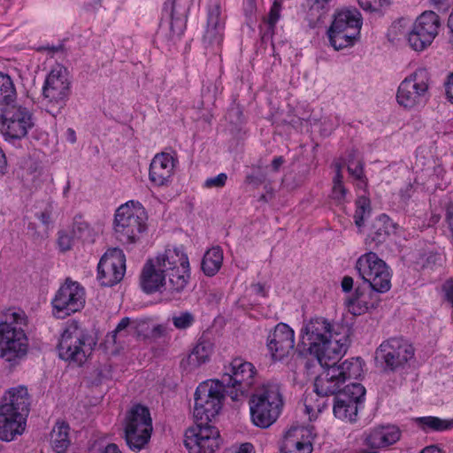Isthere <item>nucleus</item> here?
<instances>
[{
  "label": "nucleus",
  "mask_w": 453,
  "mask_h": 453,
  "mask_svg": "<svg viewBox=\"0 0 453 453\" xmlns=\"http://www.w3.org/2000/svg\"><path fill=\"white\" fill-rule=\"evenodd\" d=\"M280 3L278 1H275L269 12L268 17L266 18V22L269 26V28L273 30L277 21L280 19Z\"/></svg>",
  "instance_id": "nucleus-48"
},
{
  "label": "nucleus",
  "mask_w": 453,
  "mask_h": 453,
  "mask_svg": "<svg viewBox=\"0 0 453 453\" xmlns=\"http://www.w3.org/2000/svg\"><path fill=\"white\" fill-rule=\"evenodd\" d=\"M172 319L174 326L178 329H186L195 321L194 315L189 311L180 312L179 315L173 316Z\"/></svg>",
  "instance_id": "nucleus-45"
},
{
  "label": "nucleus",
  "mask_w": 453,
  "mask_h": 453,
  "mask_svg": "<svg viewBox=\"0 0 453 453\" xmlns=\"http://www.w3.org/2000/svg\"><path fill=\"white\" fill-rule=\"evenodd\" d=\"M414 357V348L402 337H391L380 343L375 351V363L384 372L403 368Z\"/></svg>",
  "instance_id": "nucleus-8"
},
{
  "label": "nucleus",
  "mask_w": 453,
  "mask_h": 453,
  "mask_svg": "<svg viewBox=\"0 0 453 453\" xmlns=\"http://www.w3.org/2000/svg\"><path fill=\"white\" fill-rule=\"evenodd\" d=\"M346 303L349 310L354 314H362L365 311L375 310L379 305L378 299L369 303L362 300L359 296L349 298Z\"/></svg>",
  "instance_id": "nucleus-39"
},
{
  "label": "nucleus",
  "mask_w": 453,
  "mask_h": 453,
  "mask_svg": "<svg viewBox=\"0 0 453 453\" xmlns=\"http://www.w3.org/2000/svg\"><path fill=\"white\" fill-rule=\"evenodd\" d=\"M165 334V327L162 325L155 326L152 329L153 336H162Z\"/></svg>",
  "instance_id": "nucleus-61"
},
{
  "label": "nucleus",
  "mask_w": 453,
  "mask_h": 453,
  "mask_svg": "<svg viewBox=\"0 0 453 453\" xmlns=\"http://www.w3.org/2000/svg\"><path fill=\"white\" fill-rule=\"evenodd\" d=\"M38 219L45 226H49L51 219V211L45 209L43 211L37 214Z\"/></svg>",
  "instance_id": "nucleus-55"
},
{
  "label": "nucleus",
  "mask_w": 453,
  "mask_h": 453,
  "mask_svg": "<svg viewBox=\"0 0 453 453\" xmlns=\"http://www.w3.org/2000/svg\"><path fill=\"white\" fill-rule=\"evenodd\" d=\"M440 24L439 16L434 12L426 11L416 19L413 26L434 41L438 35Z\"/></svg>",
  "instance_id": "nucleus-30"
},
{
  "label": "nucleus",
  "mask_w": 453,
  "mask_h": 453,
  "mask_svg": "<svg viewBox=\"0 0 453 453\" xmlns=\"http://www.w3.org/2000/svg\"><path fill=\"white\" fill-rule=\"evenodd\" d=\"M176 0H166V2L164 4V11L169 14L171 17V31L173 35H176L180 36L183 34L184 31V24L182 20L173 19V12H174V4Z\"/></svg>",
  "instance_id": "nucleus-42"
},
{
  "label": "nucleus",
  "mask_w": 453,
  "mask_h": 453,
  "mask_svg": "<svg viewBox=\"0 0 453 453\" xmlns=\"http://www.w3.org/2000/svg\"><path fill=\"white\" fill-rule=\"evenodd\" d=\"M429 73L420 68L405 78L400 84L396 100L404 108H413L426 103L428 97Z\"/></svg>",
  "instance_id": "nucleus-15"
},
{
  "label": "nucleus",
  "mask_w": 453,
  "mask_h": 453,
  "mask_svg": "<svg viewBox=\"0 0 453 453\" xmlns=\"http://www.w3.org/2000/svg\"><path fill=\"white\" fill-rule=\"evenodd\" d=\"M365 395V388L360 383L347 385L342 393L335 395L333 410L334 416L343 421H356L358 404L364 401Z\"/></svg>",
  "instance_id": "nucleus-16"
},
{
  "label": "nucleus",
  "mask_w": 453,
  "mask_h": 453,
  "mask_svg": "<svg viewBox=\"0 0 453 453\" xmlns=\"http://www.w3.org/2000/svg\"><path fill=\"white\" fill-rule=\"evenodd\" d=\"M361 26V15L357 10H342L334 15L330 28L342 33L360 34Z\"/></svg>",
  "instance_id": "nucleus-27"
},
{
  "label": "nucleus",
  "mask_w": 453,
  "mask_h": 453,
  "mask_svg": "<svg viewBox=\"0 0 453 453\" xmlns=\"http://www.w3.org/2000/svg\"><path fill=\"white\" fill-rule=\"evenodd\" d=\"M223 251L220 247H212L207 250L202 260V270L207 276H214L222 265Z\"/></svg>",
  "instance_id": "nucleus-32"
},
{
  "label": "nucleus",
  "mask_w": 453,
  "mask_h": 453,
  "mask_svg": "<svg viewBox=\"0 0 453 453\" xmlns=\"http://www.w3.org/2000/svg\"><path fill=\"white\" fill-rule=\"evenodd\" d=\"M255 374L256 369L251 363L236 357L231 361L228 366L225 367V372L219 384L223 388H227L230 397L234 401H237L239 395L249 392L254 384Z\"/></svg>",
  "instance_id": "nucleus-10"
},
{
  "label": "nucleus",
  "mask_w": 453,
  "mask_h": 453,
  "mask_svg": "<svg viewBox=\"0 0 453 453\" xmlns=\"http://www.w3.org/2000/svg\"><path fill=\"white\" fill-rule=\"evenodd\" d=\"M66 140L71 143L76 142V133L73 128H68L65 133Z\"/></svg>",
  "instance_id": "nucleus-62"
},
{
  "label": "nucleus",
  "mask_w": 453,
  "mask_h": 453,
  "mask_svg": "<svg viewBox=\"0 0 453 453\" xmlns=\"http://www.w3.org/2000/svg\"><path fill=\"white\" fill-rule=\"evenodd\" d=\"M189 280V262L182 248L166 249L146 261L140 276L143 292L168 291L173 297L181 293Z\"/></svg>",
  "instance_id": "nucleus-2"
},
{
  "label": "nucleus",
  "mask_w": 453,
  "mask_h": 453,
  "mask_svg": "<svg viewBox=\"0 0 453 453\" xmlns=\"http://www.w3.org/2000/svg\"><path fill=\"white\" fill-rule=\"evenodd\" d=\"M404 35H408V42L410 47L416 51H422L432 43V39H429L423 32L412 26L411 29L403 31Z\"/></svg>",
  "instance_id": "nucleus-37"
},
{
  "label": "nucleus",
  "mask_w": 453,
  "mask_h": 453,
  "mask_svg": "<svg viewBox=\"0 0 453 453\" xmlns=\"http://www.w3.org/2000/svg\"><path fill=\"white\" fill-rule=\"evenodd\" d=\"M96 342L78 322L70 323L61 334L57 346L58 357L76 365H82L92 353Z\"/></svg>",
  "instance_id": "nucleus-6"
},
{
  "label": "nucleus",
  "mask_w": 453,
  "mask_h": 453,
  "mask_svg": "<svg viewBox=\"0 0 453 453\" xmlns=\"http://www.w3.org/2000/svg\"><path fill=\"white\" fill-rule=\"evenodd\" d=\"M355 269L374 292L386 293L391 288L389 267L375 252L369 251L359 257Z\"/></svg>",
  "instance_id": "nucleus-7"
},
{
  "label": "nucleus",
  "mask_w": 453,
  "mask_h": 453,
  "mask_svg": "<svg viewBox=\"0 0 453 453\" xmlns=\"http://www.w3.org/2000/svg\"><path fill=\"white\" fill-rule=\"evenodd\" d=\"M17 93L12 80L8 74L0 73V105L5 107L13 104Z\"/></svg>",
  "instance_id": "nucleus-34"
},
{
  "label": "nucleus",
  "mask_w": 453,
  "mask_h": 453,
  "mask_svg": "<svg viewBox=\"0 0 453 453\" xmlns=\"http://www.w3.org/2000/svg\"><path fill=\"white\" fill-rule=\"evenodd\" d=\"M148 323L145 320H134L127 317L123 318L117 325L114 331L111 332V338L114 343L120 341V338L127 337L129 334L141 335V332L147 327Z\"/></svg>",
  "instance_id": "nucleus-28"
},
{
  "label": "nucleus",
  "mask_w": 453,
  "mask_h": 453,
  "mask_svg": "<svg viewBox=\"0 0 453 453\" xmlns=\"http://www.w3.org/2000/svg\"><path fill=\"white\" fill-rule=\"evenodd\" d=\"M152 421L150 411L141 404L134 405L125 420V440L132 450L142 449L150 441Z\"/></svg>",
  "instance_id": "nucleus-9"
},
{
  "label": "nucleus",
  "mask_w": 453,
  "mask_h": 453,
  "mask_svg": "<svg viewBox=\"0 0 453 453\" xmlns=\"http://www.w3.org/2000/svg\"><path fill=\"white\" fill-rule=\"evenodd\" d=\"M416 423L425 432H441L453 428V419H442L433 416L417 418Z\"/></svg>",
  "instance_id": "nucleus-33"
},
{
  "label": "nucleus",
  "mask_w": 453,
  "mask_h": 453,
  "mask_svg": "<svg viewBox=\"0 0 453 453\" xmlns=\"http://www.w3.org/2000/svg\"><path fill=\"white\" fill-rule=\"evenodd\" d=\"M30 180L34 188H40L44 182L53 180L52 175L42 168H35V171L29 173Z\"/></svg>",
  "instance_id": "nucleus-44"
},
{
  "label": "nucleus",
  "mask_w": 453,
  "mask_h": 453,
  "mask_svg": "<svg viewBox=\"0 0 453 453\" xmlns=\"http://www.w3.org/2000/svg\"><path fill=\"white\" fill-rule=\"evenodd\" d=\"M71 233L78 240L87 241L91 237V228L81 216L73 218Z\"/></svg>",
  "instance_id": "nucleus-40"
},
{
  "label": "nucleus",
  "mask_w": 453,
  "mask_h": 453,
  "mask_svg": "<svg viewBox=\"0 0 453 453\" xmlns=\"http://www.w3.org/2000/svg\"><path fill=\"white\" fill-rule=\"evenodd\" d=\"M419 453H443V451L436 445L425 447Z\"/></svg>",
  "instance_id": "nucleus-59"
},
{
  "label": "nucleus",
  "mask_w": 453,
  "mask_h": 453,
  "mask_svg": "<svg viewBox=\"0 0 453 453\" xmlns=\"http://www.w3.org/2000/svg\"><path fill=\"white\" fill-rule=\"evenodd\" d=\"M27 418H19L17 414L0 409V440L12 441L16 435L21 434L26 426Z\"/></svg>",
  "instance_id": "nucleus-26"
},
{
  "label": "nucleus",
  "mask_w": 453,
  "mask_h": 453,
  "mask_svg": "<svg viewBox=\"0 0 453 453\" xmlns=\"http://www.w3.org/2000/svg\"><path fill=\"white\" fill-rule=\"evenodd\" d=\"M85 288L78 281L65 279L51 301L53 315L65 319L80 311L85 306Z\"/></svg>",
  "instance_id": "nucleus-13"
},
{
  "label": "nucleus",
  "mask_w": 453,
  "mask_h": 453,
  "mask_svg": "<svg viewBox=\"0 0 453 453\" xmlns=\"http://www.w3.org/2000/svg\"><path fill=\"white\" fill-rule=\"evenodd\" d=\"M27 320L23 311L5 314L0 322V357L10 363L23 358L28 350V338L24 327Z\"/></svg>",
  "instance_id": "nucleus-4"
},
{
  "label": "nucleus",
  "mask_w": 453,
  "mask_h": 453,
  "mask_svg": "<svg viewBox=\"0 0 453 453\" xmlns=\"http://www.w3.org/2000/svg\"><path fill=\"white\" fill-rule=\"evenodd\" d=\"M308 431L303 427H291L284 436L280 446L281 453H311L312 443L307 438L304 439Z\"/></svg>",
  "instance_id": "nucleus-23"
},
{
  "label": "nucleus",
  "mask_w": 453,
  "mask_h": 453,
  "mask_svg": "<svg viewBox=\"0 0 453 453\" xmlns=\"http://www.w3.org/2000/svg\"><path fill=\"white\" fill-rule=\"evenodd\" d=\"M30 397L27 388L22 386L8 390L2 398L0 409H7L19 418H27L30 411Z\"/></svg>",
  "instance_id": "nucleus-20"
},
{
  "label": "nucleus",
  "mask_w": 453,
  "mask_h": 453,
  "mask_svg": "<svg viewBox=\"0 0 453 453\" xmlns=\"http://www.w3.org/2000/svg\"><path fill=\"white\" fill-rule=\"evenodd\" d=\"M226 180H227V175L224 173H221L215 177L208 178L204 181L203 186L207 188H222L226 185Z\"/></svg>",
  "instance_id": "nucleus-49"
},
{
  "label": "nucleus",
  "mask_w": 453,
  "mask_h": 453,
  "mask_svg": "<svg viewBox=\"0 0 453 453\" xmlns=\"http://www.w3.org/2000/svg\"><path fill=\"white\" fill-rule=\"evenodd\" d=\"M348 171L350 175L355 177L356 179L362 180L364 178V168L361 161H357L356 164L354 163V154L349 155V158L348 160Z\"/></svg>",
  "instance_id": "nucleus-47"
},
{
  "label": "nucleus",
  "mask_w": 453,
  "mask_h": 453,
  "mask_svg": "<svg viewBox=\"0 0 453 453\" xmlns=\"http://www.w3.org/2000/svg\"><path fill=\"white\" fill-rule=\"evenodd\" d=\"M7 166V160L5 157V154L3 150L0 148V173H4Z\"/></svg>",
  "instance_id": "nucleus-60"
},
{
  "label": "nucleus",
  "mask_w": 453,
  "mask_h": 453,
  "mask_svg": "<svg viewBox=\"0 0 453 453\" xmlns=\"http://www.w3.org/2000/svg\"><path fill=\"white\" fill-rule=\"evenodd\" d=\"M249 404L253 424L261 428L269 427L278 419L283 407L279 386L268 384L256 389Z\"/></svg>",
  "instance_id": "nucleus-5"
},
{
  "label": "nucleus",
  "mask_w": 453,
  "mask_h": 453,
  "mask_svg": "<svg viewBox=\"0 0 453 453\" xmlns=\"http://www.w3.org/2000/svg\"><path fill=\"white\" fill-rule=\"evenodd\" d=\"M446 95L448 99L453 103V73L449 76L446 83Z\"/></svg>",
  "instance_id": "nucleus-56"
},
{
  "label": "nucleus",
  "mask_w": 453,
  "mask_h": 453,
  "mask_svg": "<svg viewBox=\"0 0 453 453\" xmlns=\"http://www.w3.org/2000/svg\"><path fill=\"white\" fill-rule=\"evenodd\" d=\"M356 211L354 214L355 224L361 227L365 224V219L370 215L371 203L366 196H360L356 201Z\"/></svg>",
  "instance_id": "nucleus-38"
},
{
  "label": "nucleus",
  "mask_w": 453,
  "mask_h": 453,
  "mask_svg": "<svg viewBox=\"0 0 453 453\" xmlns=\"http://www.w3.org/2000/svg\"><path fill=\"white\" fill-rule=\"evenodd\" d=\"M400 436L401 432L395 426H378L365 435V443L372 449H378L395 443Z\"/></svg>",
  "instance_id": "nucleus-25"
},
{
  "label": "nucleus",
  "mask_w": 453,
  "mask_h": 453,
  "mask_svg": "<svg viewBox=\"0 0 453 453\" xmlns=\"http://www.w3.org/2000/svg\"><path fill=\"white\" fill-rule=\"evenodd\" d=\"M114 229L122 243H134L146 230L144 212L140 209H132L127 204L121 205L116 211Z\"/></svg>",
  "instance_id": "nucleus-14"
},
{
  "label": "nucleus",
  "mask_w": 453,
  "mask_h": 453,
  "mask_svg": "<svg viewBox=\"0 0 453 453\" xmlns=\"http://www.w3.org/2000/svg\"><path fill=\"white\" fill-rule=\"evenodd\" d=\"M294 347V331L287 324H278L267 337V348L274 360H281L288 356Z\"/></svg>",
  "instance_id": "nucleus-18"
},
{
  "label": "nucleus",
  "mask_w": 453,
  "mask_h": 453,
  "mask_svg": "<svg viewBox=\"0 0 453 453\" xmlns=\"http://www.w3.org/2000/svg\"><path fill=\"white\" fill-rule=\"evenodd\" d=\"M76 238L72 233H68L66 230H61L58 232V244L61 251L65 252L70 250L73 246L74 240Z\"/></svg>",
  "instance_id": "nucleus-46"
},
{
  "label": "nucleus",
  "mask_w": 453,
  "mask_h": 453,
  "mask_svg": "<svg viewBox=\"0 0 453 453\" xmlns=\"http://www.w3.org/2000/svg\"><path fill=\"white\" fill-rule=\"evenodd\" d=\"M211 354V345L206 342H198L189 356L188 357V365L194 367L200 366L206 363Z\"/></svg>",
  "instance_id": "nucleus-36"
},
{
  "label": "nucleus",
  "mask_w": 453,
  "mask_h": 453,
  "mask_svg": "<svg viewBox=\"0 0 453 453\" xmlns=\"http://www.w3.org/2000/svg\"><path fill=\"white\" fill-rule=\"evenodd\" d=\"M334 0H307L309 12L316 19H319L330 8V4Z\"/></svg>",
  "instance_id": "nucleus-41"
},
{
  "label": "nucleus",
  "mask_w": 453,
  "mask_h": 453,
  "mask_svg": "<svg viewBox=\"0 0 453 453\" xmlns=\"http://www.w3.org/2000/svg\"><path fill=\"white\" fill-rule=\"evenodd\" d=\"M224 388L219 380L201 383L195 392L196 426L185 433L184 445L189 453H213L220 445L219 430L209 425L222 405Z\"/></svg>",
  "instance_id": "nucleus-1"
},
{
  "label": "nucleus",
  "mask_w": 453,
  "mask_h": 453,
  "mask_svg": "<svg viewBox=\"0 0 453 453\" xmlns=\"http://www.w3.org/2000/svg\"><path fill=\"white\" fill-rule=\"evenodd\" d=\"M394 228V224L386 214L377 217L371 225L365 243L370 250L377 249L385 242Z\"/></svg>",
  "instance_id": "nucleus-24"
},
{
  "label": "nucleus",
  "mask_w": 453,
  "mask_h": 453,
  "mask_svg": "<svg viewBox=\"0 0 453 453\" xmlns=\"http://www.w3.org/2000/svg\"><path fill=\"white\" fill-rule=\"evenodd\" d=\"M331 366L335 371L337 376L342 379L343 383L347 380L356 379L361 375L362 366L360 358H352L351 360H345L340 365L336 364V360H330Z\"/></svg>",
  "instance_id": "nucleus-31"
},
{
  "label": "nucleus",
  "mask_w": 453,
  "mask_h": 453,
  "mask_svg": "<svg viewBox=\"0 0 453 453\" xmlns=\"http://www.w3.org/2000/svg\"><path fill=\"white\" fill-rule=\"evenodd\" d=\"M285 160L283 157H276L272 162V168L273 172H278L280 166L284 164Z\"/></svg>",
  "instance_id": "nucleus-58"
},
{
  "label": "nucleus",
  "mask_w": 453,
  "mask_h": 453,
  "mask_svg": "<svg viewBox=\"0 0 453 453\" xmlns=\"http://www.w3.org/2000/svg\"><path fill=\"white\" fill-rule=\"evenodd\" d=\"M177 160L169 153L155 155L150 165L149 180L157 187H167L173 181Z\"/></svg>",
  "instance_id": "nucleus-19"
},
{
  "label": "nucleus",
  "mask_w": 453,
  "mask_h": 453,
  "mask_svg": "<svg viewBox=\"0 0 453 453\" xmlns=\"http://www.w3.org/2000/svg\"><path fill=\"white\" fill-rule=\"evenodd\" d=\"M104 453H121V451L119 449L118 445L110 443L104 448Z\"/></svg>",
  "instance_id": "nucleus-63"
},
{
  "label": "nucleus",
  "mask_w": 453,
  "mask_h": 453,
  "mask_svg": "<svg viewBox=\"0 0 453 453\" xmlns=\"http://www.w3.org/2000/svg\"><path fill=\"white\" fill-rule=\"evenodd\" d=\"M447 0H431L432 4L437 7L438 11L443 10L444 12L448 9V4H445Z\"/></svg>",
  "instance_id": "nucleus-64"
},
{
  "label": "nucleus",
  "mask_w": 453,
  "mask_h": 453,
  "mask_svg": "<svg viewBox=\"0 0 453 453\" xmlns=\"http://www.w3.org/2000/svg\"><path fill=\"white\" fill-rule=\"evenodd\" d=\"M327 34L330 44L336 50L353 45L355 40L359 35V34L354 33H342V31L333 29L330 27L328 29Z\"/></svg>",
  "instance_id": "nucleus-35"
},
{
  "label": "nucleus",
  "mask_w": 453,
  "mask_h": 453,
  "mask_svg": "<svg viewBox=\"0 0 453 453\" xmlns=\"http://www.w3.org/2000/svg\"><path fill=\"white\" fill-rule=\"evenodd\" d=\"M224 19L221 17L220 0H210L208 4L207 28L203 42L208 44H219L222 41Z\"/></svg>",
  "instance_id": "nucleus-21"
},
{
  "label": "nucleus",
  "mask_w": 453,
  "mask_h": 453,
  "mask_svg": "<svg viewBox=\"0 0 453 453\" xmlns=\"http://www.w3.org/2000/svg\"><path fill=\"white\" fill-rule=\"evenodd\" d=\"M440 260L441 257L438 254L431 253L426 257L423 267L433 268V266L436 265Z\"/></svg>",
  "instance_id": "nucleus-54"
},
{
  "label": "nucleus",
  "mask_w": 453,
  "mask_h": 453,
  "mask_svg": "<svg viewBox=\"0 0 453 453\" xmlns=\"http://www.w3.org/2000/svg\"><path fill=\"white\" fill-rule=\"evenodd\" d=\"M126 272V257L119 249L106 252L97 265V279L104 287H111L119 283Z\"/></svg>",
  "instance_id": "nucleus-17"
},
{
  "label": "nucleus",
  "mask_w": 453,
  "mask_h": 453,
  "mask_svg": "<svg viewBox=\"0 0 453 453\" xmlns=\"http://www.w3.org/2000/svg\"><path fill=\"white\" fill-rule=\"evenodd\" d=\"M253 445L246 442L242 444L238 449H230L224 451V453H253Z\"/></svg>",
  "instance_id": "nucleus-53"
},
{
  "label": "nucleus",
  "mask_w": 453,
  "mask_h": 453,
  "mask_svg": "<svg viewBox=\"0 0 453 453\" xmlns=\"http://www.w3.org/2000/svg\"><path fill=\"white\" fill-rule=\"evenodd\" d=\"M386 0H358L359 5L364 10L377 11L382 7Z\"/></svg>",
  "instance_id": "nucleus-50"
},
{
  "label": "nucleus",
  "mask_w": 453,
  "mask_h": 453,
  "mask_svg": "<svg viewBox=\"0 0 453 453\" xmlns=\"http://www.w3.org/2000/svg\"><path fill=\"white\" fill-rule=\"evenodd\" d=\"M33 126V114L28 108L13 103L1 109L0 132L6 139L20 140Z\"/></svg>",
  "instance_id": "nucleus-12"
},
{
  "label": "nucleus",
  "mask_w": 453,
  "mask_h": 453,
  "mask_svg": "<svg viewBox=\"0 0 453 453\" xmlns=\"http://www.w3.org/2000/svg\"><path fill=\"white\" fill-rule=\"evenodd\" d=\"M409 21L405 19H400L397 21L394 22L389 30L388 36L391 41H398L401 36L406 37L408 39V35H404L403 31H406L407 29H411L408 26Z\"/></svg>",
  "instance_id": "nucleus-43"
},
{
  "label": "nucleus",
  "mask_w": 453,
  "mask_h": 453,
  "mask_svg": "<svg viewBox=\"0 0 453 453\" xmlns=\"http://www.w3.org/2000/svg\"><path fill=\"white\" fill-rule=\"evenodd\" d=\"M42 94L46 100V111L52 116L58 115L66 105L70 96V81L64 67L58 66L47 75Z\"/></svg>",
  "instance_id": "nucleus-11"
},
{
  "label": "nucleus",
  "mask_w": 453,
  "mask_h": 453,
  "mask_svg": "<svg viewBox=\"0 0 453 453\" xmlns=\"http://www.w3.org/2000/svg\"><path fill=\"white\" fill-rule=\"evenodd\" d=\"M445 300L453 307V280H447L443 285Z\"/></svg>",
  "instance_id": "nucleus-52"
},
{
  "label": "nucleus",
  "mask_w": 453,
  "mask_h": 453,
  "mask_svg": "<svg viewBox=\"0 0 453 453\" xmlns=\"http://www.w3.org/2000/svg\"><path fill=\"white\" fill-rule=\"evenodd\" d=\"M347 189L343 184L333 185L332 188V198L338 203H342L345 200Z\"/></svg>",
  "instance_id": "nucleus-51"
},
{
  "label": "nucleus",
  "mask_w": 453,
  "mask_h": 453,
  "mask_svg": "<svg viewBox=\"0 0 453 453\" xmlns=\"http://www.w3.org/2000/svg\"><path fill=\"white\" fill-rule=\"evenodd\" d=\"M303 343L320 365H328L343 356L350 343V327L325 318L311 319L303 328Z\"/></svg>",
  "instance_id": "nucleus-3"
},
{
  "label": "nucleus",
  "mask_w": 453,
  "mask_h": 453,
  "mask_svg": "<svg viewBox=\"0 0 453 453\" xmlns=\"http://www.w3.org/2000/svg\"><path fill=\"white\" fill-rule=\"evenodd\" d=\"M321 366L325 369L315 379L314 391L316 394L321 396H327L332 395H337L342 393L341 388L344 383L342 379L335 373L336 370L332 368L330 361H328V365Z\"/></svg>",
  "instance_id": "nucleus-22"
},
{
  "label": "nucleus",
  "mask_w": 453,
  "mask_h": 453,
  "mask_svg": "<svg viewBox=\"0 0 453 453\" xmlns=\"http://www.w3.org/2000/svg\"><path fill=\"white\" fill-rule=\"evenodd\" d=\"M69 425L65 422H57L50 433V444L56 453H65L70 446Z\"/></svg>",
  "instance_id": "nucleus-29"
},
{
  "label": "nucleus",
  "mask_w": 453,
  "mask_h": 453,
  "mask_svg": "<svg viewBox=\"0 0 453 453\" xmlns=\"http://www.w3.org/2000/svg\"><path fill=\"white\" fill-rule=\"evenodd\" d=\"M353 278L350 276H344L342 280V288L344 292H349L353 288Z\"/></svg>",
  "instance_id": "nucleus-57"
}]
</instances>
